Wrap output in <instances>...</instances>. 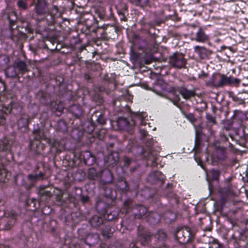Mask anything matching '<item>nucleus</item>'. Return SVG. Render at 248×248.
<instances>
[{
    "mask_svg": "<svg viewBox=\"0 0 248 248\" xmlns=\"http://www.w3.org/2000/svg\"><path fill=\"white\" fill-rule=\"evenodd\" d=\"M168 84L163 79H158L154 84L153 91L156 94L169 99V97H172V88L170 89Z\"/></svg>",
    "mask_w": 248,
    "mask_h": 248,
    "instance_id": "obj_1",
    "label": "nucleus"
},
{
    "mask_svg": "<svg viewBox=\"0 0 248 248\" xmlns=\"http://www.w3.org/2000/svg\"><path fill=\"white\" fill-rule=\"evenodd\" d=\"M172 97H169V99L172 101L174 105H176L180 101V98L177 93H180L185 99H187L194 95V92L192 90H188L184 88L172 87Z\"/></svg>",
    "mask_w": 248,
    "mask_h": 248,
    "instance_id": "obj_2",
    "label": "nucleus"
},
{
    "mask_svg": "<svg viewBox=\"0 0 248 248\" xmlns=\"http://www.w3.org/2000/svg\"><path fill=\"white\" fill-rule=\"evenodd\" d=\"M135 120L131 119H126L123 117H120L115 122L117 125L119 130H127L133 127L135 124Z\"/></svg>",
    "mask_w": 248,
    "mask_h": 248,
    "instance_id": "obj_3",
    "label": "nucleus"
},
{
    "mask_svg": "<svg viewBox=\"0 0 248 248\" xmlns=\"http://www.w3.org/2000/svg\"><path fill=\"white\" fill-rule=\"evenodd\" d=\"M193 40L198 42L205 43L209 40V36L205 33L202 28H199Z\"/></svg>",
    "mask_w": 248,
    "mask_h": 248,
    "instance_id": "obj_4",
    "label": "nucleus"
},
{
    "mask_svg": "<svg viewBox=\"0 0 248 248\" xmlns=\"http://www.w3.org/2000/svg\"><path fill=\"white\" fill-rule=\"evenodd\" d=\"M170 62L175 67L182 68L185 64V61L181 55L174 54L170 58Z\"/></svg>",
    "mask_w": 248,
    "mask_h": 248,
    "instance_id": "obj_5",
    "label": "nucleus"
},
{
    "mask_svg": "<svg viewBox=\"0 0 248 248\" xmlns=\"http://www.w3.org/2000/svg\"><path fill=\"white\" fill-rule=\"evenodd\" d=\"M15 103V102L13 99H7L2 104V111L6 114L10 113Z\"/></svg>",
    "mask_w": 248,
    "mask_h": 248,
    "instance_id": "obj_6",
    "label": "nucleus"
},
{
    "mask_svg": "<svg viewBox=\"0 0 248 248\" xmlns=\"http://www.w3.org/2000/svg\"><path fill=\"white\" fill-rule=\"evenodd\" d=\"M35 12L38 15H42L46 12V4L42 0H37L35 5Z\"/></svg>",
    "mask_w": 248,
    "mask_h": 248,
    "instance_id": "obj_7",
    "label": "nucleus"
},
{
    "mask_svg": "<svg viewBox=\"0 0 248 248\" xmlns=\"http://www.w3.org/2000/svg\"><path fill=\"white\" fill-rule=\"evenodd\" d=\"M230 77H227V76L222 75L220 77V79L218 82L213 81L212 85L216 88L223 87L225 85L230 84Z\"/></svg>",
    "mask_w": 248,
    "mask_h": 248,
    "instance_id": "obj_8",
    "label": "nucleus"
},
{
    "mask_svg": "<svg viewBox=\"0 0 248 248\" xmlns=\"http://www.w3.org/2000/svg\"><path fill=\"white\" fill-rule=\"evenodd\" d=\"M101 177L102 180L105 183H109L113 180L112 174L108 170H103Z\"/></svg>",
    "mask_w": 248,
    "mask_h": 248,
    "instance_id": "obj_9",
    "label": "nucleus"
},
{
    "mask_svg": "<svg viewBox=\"0 0 248 248\" xmlns=\"http://www.w3.org/2000/svg\"><path fill=\"white\" fill-rule=\"evenodd\" d=\"M16 70L19 74H23L27 71V65L22 61H18L14 63Z\"/></svg>",
    "mask_w": 248,
    "mask_h": 248,
    "instance_id": "obj_10",
    "label": "nucleus"
},
{
    "mask_svg": "<svg viewBox=\"0 0 248 248\" xmlns=\"http://www.w3.org/2000/svg\"><path fill=\"white\" fill-rule=\"evenodd\" d=\"M9 179V173L4 166L0 165V181L5 183Z\"/></svg>",
    "mask_w": 248,
    "mask_h": 248,
    "instance_id": "obj_11",
    "label": "nucleus"
},
{
    "mask_svg": "<svg viewBox=\"0 0 248 248\" xmlns=\"http://www.w3.org/2000/svg\"><path fill=\"white\" fill-rule=\"evenodd\" d=\"M5 74L7 77L15 78L18 75V72L14 64L13 66H9L5 70Z\"/></svg>",
    "mask_w": 248,
    "mask_h": 248,
    "instance_id": "obj_12",
    "label": "nucleus"
},
{
    "mask_svg": "<svg viewBox=\"0 0 248 248\" xmlns=\"http://www.w3.org/2000/svg\"><path fill=\"white\" fill-rule=\"evenodd\" d=\"M90 222L93 227H97L103 223V220L102 217L98 216L95 215L90 219Z\"/></svg>",
    "mask_w": 248,
    "mask_h": 248,
    "instance_id": "obj_13",
    "label": "nucleus"
},
{
    "mask_svg": "<svg viewBox=\"0 0 248 248\" xmlns=\"http://www.w3.org/2000/svg\"><path fill=\"white\" fill-rule=\"evenodd\" d=\"M28 118L26 115H23L17 122V125L20 129L22 128H26L28 126Z\"/></svg>",
    "mask_w": 248,
    "mask_h": 248,
    "instance_id": "obj_14",
    "label": "nucleus"
},
{
    "mask_svg": "<svg viewBox=\"0 0 248 248\" xmlns=\"http://www.w3.org/2000/svg\"><path fill=\"white\" fill-rule=\"evenodd\" d=\"M11 142L6 140L0 141V152L2 151H8L10 149Z\"/></svg>",
    "mask_w": 248,
    "mask_h": 248,
    "instance_id": "obj_15",
    "label": "nucleus"
},
{
    "mask_svg": "<svg viewBox=\"0 0 248 248\" xmlns=\"http://www.w3.org/2000/svg\"><path fill=\"white\" fill-rule=\"evenodd\" d=\"M35 139L37 140L35 142H33L31 143V148H33L34 145H35L36 146V147L37 148H39V146H40L39 144H40L41 140H46V142H47V140H48L47 139H46V138H45L44 136H41L40 135V133L38 135L36 136Z\"/></svg>",
    "mask_w": 248,
    "mask_h": 248,
    "instance_id": "obj_16",
    "label": "nucleus"
},
{
    "mask_svg": "<svg viewBox=\"0 0 248 248\" xmlns=\"http://www.w3.org/2000/svg\"><path fill=\"white\" fill-rule=\"evenodd\" d=\"M135 209H136V208L133 209L134 210ZM136 209L137 210H138L139 213L137 214V213H136L135 212H134V214H135L136 215V216H137L138 217H141L145 215L146 214L147 211L146 208L144 206H141V205H140V206H138L136 208Z\"/></svg>",
    "mask_w": 248,
    "mask_h": 248,
    "instance_id": "obj_17",
    "label": "nucleus"
},
{
    "mask_svg": "<svg viewBox=\"0 0 248 248\" xmlns=\"http://www.w3.org/2000/svg\"><path fill=\"white\" fill-rule=\"evenodd\" d=\"M159 216L156 213H152L148 217V220L151 223H157L159 221Z\"/></svg>",
    "mask_w": 248,
    "mask_h": 248,
    "instance_id": "obj_18",
    "label": "nucleus"
},
{
    "mask_svg": "<svg viewBox=\"0 0 248 248\" xmlns=\"http://www.w3.org/2000/svg\"><path fill=\"white\" fill-rule=\"evenodd\" d=\"M43 173L40 172L39 174H30L28 176V178L32 181H36L42 179Z\"/></svg>",
    "mask_w": 248,
    "mask_h": 248,
    "instance_id": "obj_19",
    "label": "nucleus"
},
{
    "mask_svg": "<svg viewBox=\"0 0 248 248\" xmlns=\"http://www.w3.org/2000/svg\"><path fill=\"white\" fill-rule=\"evenodd\" d=\"M17 5L20 10H25L28 8V4L24 0H18Z\"/></svg>",
    "mask_w": 248,
    "mask_h": 248,
    "instance_id": "obj_20",
    "label": "nucleus"
},
{
    "mask_svg": "<svg viewBox=\"0 0 248 248\" xmlns=\"http://www.w3.org/2000/svg\"><path fill=\"white\" fill-rule=\"evenodd\" d=\"M94 116L97 117L96 119V121L97 122V123H98L101 125H104L105 124L106 119H105L103 115L101 113H100L99 115H97V113H96L95 115H93V117Z\"/></svg>",
    "mask_w": 248,
    "mask_h": 248,
    "instance_id": "obj_21",
    "label": "nucleus"
},
{
    "mask_svg": "<svg viewBox=\"0 0 248 248\" xmlns=\"http://www.w3.org/2000/svg\"><path fill=\"white\" fill-rule=\"evenodd\" d=\"M145 113L143 112L139 113L136 116V119L140 121L141 125H145L146 124L144 123L143 119L145 117Z\"/></svg>",
    "mask_w": 248,
    "mask_h": 248,
    "instance_id": "obj_22",
    "label": "nucleus"
},
{
    "mask_svg": "<svg viewBox=\"0 0 248 248\" xmlns=\"http://www.w3.org/2000/svg\"><path fill=\"white\" fill-rule=\"evenodd\" d=\"M194 50L196 53L202 56L203 53L207 51V49L204 47L196 46L194 47Z\"/></svg>",
    "mask_w": 248,
    "mask_h": 248,
    "instance_id": "obj_23",
    "label": "nucleus"
},
{
    "mask_svg": "<svg viewBox=\"0 0 248 248\" xmlns=\"http://www.w3.org/2000/svg\"><path fill=\"white\" fill-rule=\"evenodd\" d=\"M39 195L40 196L41 199L42 200H44V196H46L47 197H50L51 196L52 194L50 191L48 190H40L39 192Z\"/></svg>",
    "mask_w": 248,
    "mask_h": 248,
    "instance_id": "obj_24",
    "label": "nucleus"
},
{
    "mask_svg": "<svg viewBox=\"0 0 248 248\" xmlns=\"http://www.w3.org/2000/svg\"><path fill=\"white\" fill-rule=\"evenodd\" d=\"M108 158L110 160L111 159L113 160V161L112 162V164L116 163L119 160L117 153L113 152L111 153V154L109 155Z\"/></svg>",
    "mask_w": 248,
    "mask_h": 248,
    "instance_id": "obj_25",
    "label": "nucleus"
},
{
    "mask_svg": "<svg viewBox=\"0 0 248 248\" xmlns=\"http://www.w3.org/2000/svg\"><path fill=\"white\" fill-rule=\"evenodd\" d=\"M210 173L213 180H217L218 179L220 172L218 170H213Z\"/></svg>",
    "mask_w": 248,
    "mask_h": 248,
    "instance_id": "obj_26",
    "label": "nucleus"
},
{
    "mask_svg": "<svg viewBox=\"0 0 248 248\" xmlns=\"http://www.w3.org/2000/svg\"><path fill=\"white\" fill-rule=\"evenodd\" d=\"M110 231V229L108 227H106L102 232V234L103 236L106 238H108L110 237L111 233H109V232Z\"/></svg>",
    "mask_w": 248,
    "mask_h": 248,
    "instance_id": "obj_27",
    "label": "nucleus"
},
{
    "mask_svg": "<svg viewBox=\"0 0 248 248\" xmlns=\"http://www.w3.org/2000/svg\"><path fill=\"white\" fill-rule=\"evenodd\" d=\"M88 174L89 178L91 179H95L96 177V171L93 168L89 170Z\"/></svg>",
    "mask_w": 248,
    "mask_h": 248,
    "instance_id": "obj_28",
    "label": "nucleus"
},
{
    "mask_svg": "<svg viewBox=\"0 0 248 248\" xmlns=\"http://www.w3.org/2000/svg\"><path fill=\"white\" fill-rule=\"evenodd\" d=\"M240 82V79L230 77V82L229 85H234L235 86H238Z\"/></svg>",
    "mask_w": 248,
    "mask_h": 248,
    "instance_id": "obj_29",
    "label": "nucleus"
},
{
    "mask_svg": "<svg viewBox=\"0 0 248 248\" xmlns=\"http://www.w3.org/2000/svg\"><path fill=\"white\" fill-rule=\"evenodd\" d=\"M77 109L78 110L77 112H75V114L76 116H78L81 114V110L79 109L77 106L74 105L72 107V110L73 111L74 110Z\"/></svg>",
    "mask_w": 248,
    "mask_h": 248,
    "instance_id": "obj_30",
    "label": "nucleus"
},
{
    "mask_svg": "<svg viewBox=\"0 0 248 248\" xmlns=\"http://www.w3.org/2000/svg\"><path fill=\"white\" fill-rule=\"evenodd\" d=\"M186 118L191 122L194 123L196 119L192 114H188L186 115Z\"/></svg>",
    "mask_w": 248,
    "mask_h": 248,
    "instance_id": "obj_31",
    "label": "nucleus"
},
{
    "mask_svg": "<svg viewBox=\"0 0 248 248\" xmlns=\"http://www.w3.org/2000/svg\"><path fill=\"white\" fill-rule=\"evenodd\" d=\"M182 233H183V231L181 230H179L176 232L175 235L176 238L178 240H179V241L180 240V235L182 234Z\"/></svg>",
    "mask_w": 248,
    "mask_h": 248,
    "instance_id": "obj_32",
    "label": "nucleus"
},
{
    "mask_svg": "<svg viewBox=\"0 0 248 248\" xmlns=\"http://www.w3.org/2000/svg\"><path fill=\"white\" fill-rule=\"evenodd\" d=\"M89 124L90 125V128L89 129L87 130V132L91 133L94 130V126L92 124L89 123Z\"/></svg>",
    "mask_w": 248,
    "mask_h": 248,
    "instance_id": "obj_33",
    "label": "nucleus"
},
{
    "mask_svg": "<svg viewBox=\"0 0 248 248\" xmlns=\"http://www.w3.org/2000/svg\"><path fill=\"white\" fill-rule=\"evenodd\" d=\"M131 162V159H129V158H126L125 159V164H124V166H128L130 164Z\"/></svg>",
    "mask_w": 248,
    "mask_h": 248,
    "instance_id": "obj_34",
    "label": "nucleus"
},
{
    "mask_svg": "<svg viewBox=\"0 0 248 248\" xmlns=\"http://www.w3.org/2000/svg\"><path fill=\"white\" fill-rule=\"evenodd\" d=\"M5 123V118L2 116H0V124H3Z\"/></svg>",
    "mask_w": 248,
    "mask_h": 248,
    "instance_id": "obj_35",
    "label": "nucleus"
},
{
    "mask_svg": "<svg viewBox=\"0 0 248 248\" xmlns=\"http://www.w3.org/2000/svg\"><path fill=\"white\" fill-rule=\"evenodd\" d=\"M207 119L210 121L211 122H212L213 123H215V119L214 118H212V117H210L209 116H207Z\"/></svg>",
    "mask_w": 248,
    "mask_h": 248,
    "instance_id": "obj_36",
    "label": "nucleus"
},
{
    "mask_svg": "<svg viewBox=\"0 0 248 248\" xmlns=\"http://www.w3.org/2000/svg\"><path fill=\"white\" fill-rule=\"evenodd\" d=\"M82 200L83 202H86L88 201V197H84L82 198Z\"/></svg>",
    "mask_w": 248,
    "mask_h": 248,
    "instance_id": "obj_37",
    "label": "nucleus"
},
{
    "mask_svg": "<svg viewBox=\"0 0 248 248\" xmlns=\"http://www.w3.org/2000/svg\"><path fill=\"white\" fill-rule=\"evenodd\" d=\"M195 160L197 162L198 165H200L203 169H204L203 166L201 164V161L200 160V159H198V158H195Z\"/></svg>",
    "mask_w": 248,
    "mask_h": 248,
    "instance_id": "obj_38",
    "label": "nucleus"
},
{
    "mask_svg": "<svg viewBox=\"0 0 248 248\" xmlns=\"http://www.w3.org/2000/svg\"><path fill=\"white\" fill-rule=\"evenodd\" d=\"M159 233H160L161 234L163 235V236H162L163 238H165L166 237V234L164 232L161 231Z\"/></svg>",
    "mask_w": 248,
    "mask_h": 248,
    "instance_id": "obj_39",
    "label": "nucleus"
},
{
    "mask_svg": "<svg viewBox=\"0 0 248 248\" xmlns=\"http://www.w3.org/2000/svg\"><path fill=\"white\" fill-rule=\"evenodd\" d=\"M62 200V196H60L59 197H58L57 198V201H58L59 202H61Z\"/></svg>",
    "mask_w": 248,
    "mask_h": 248,
    "instance_id": "obj_40",
    "label": "nucleus"
},
{
    "mask_svg": "<svg viewBox=\"0 0 248 248\" xmlns=\"http://www.w3.org/2000/svg\"><path fill=\"white\" fill-rule=\"evenodd\" d=\"M151 62V61L147 60L145 62L146 64H149Z\"/></svg>",
    "mask_w": 248,
    "mask_h": 248,
    "instance_id": "obj_41",
    "label": "nucleus"
},
{
    "mask_svg": "<svg viewBox=\"0 0 248 248\" xmlns=\"http://www.w3.org/2000/svg\"><path fill=\"white\" fill-rule=\"evenodd\" d=\"M112 218H113V217H111V218H108V220H111V219H112Z\"/></svg>",
    "mask_w": 248,
    "mask_h": 248,
    "instance_id": "obj_42",
    "label": "nucleus"
},
{
    "mask_svg": "<svg viewBox=\"0 0 248 248\" xmlns=\"http://www.w3.org/2000/svg\"><path fill=\"white\" fill-rule=\"evenodd\" d=\"M124 205L126 206V202L124 203Z\"/></svg>",
    "mask_w": 248,
    "mask_h": 248,
    "instance_id": "obj_43",
    "label": "nucleus"
}]
</instances>
